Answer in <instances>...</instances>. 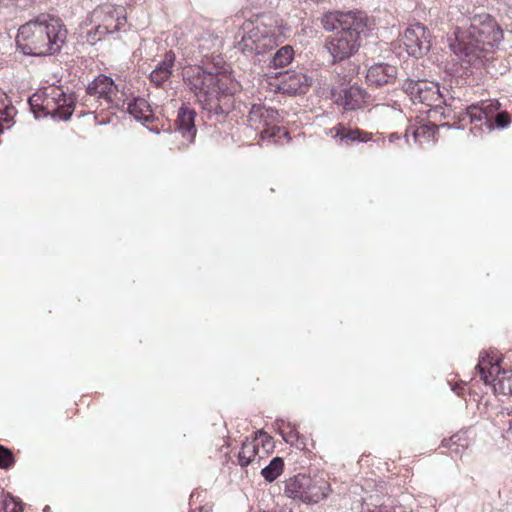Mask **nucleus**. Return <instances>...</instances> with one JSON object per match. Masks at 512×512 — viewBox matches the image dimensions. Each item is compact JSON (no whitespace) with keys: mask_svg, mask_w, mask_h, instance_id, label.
<instances>
[{"mask_svg":"<svg viewBox=\"0 0 512 512\" xmlns=\"http://www.w3.org/2000/svg\"><path fill=\"white\" fill-rule=\"evenodd\" d=\"M182 77L203 110L210 115H226L230 112L237 83L226 71L217 67L193 65L183 69Z\"/></svg>","mask_w":512,"mask_h":512,"instance_id":"1","label":"nucleus"},{"mask_svg":"<svg viewBox=\"0 0 512 512\" xmlns=\"http://www.w3.org/2000/svg\"><path fill=\"white\" fill-rule=\"evenodd\" d=\"M454 38H449L451 51L463 62L474 64L484 54L493 51L503 41V30L487 13L469 18V26H457Z\"/></svg>","mask_w":512,"mask_h":512,"instance_id":"2","label":"nucleus"},{"mask_svg":"<svg viewBox=\"0 0 512 512\" xmlns=\"http://www.w3.org/2000/svg\"><path fill=\"white\" fill-rule=\"evenodd\" d=\"M321 24L326 31H336L325 44L333 62L343 61L356 53L369 31L368 17L360 11L328 12L321 18Z\"/></svg>","mask_w":512,"mask_h":512,"instance_id":"3","label":"nucleus"},{"mask_svg":"<svg viewBox=\"0 0 512 512\" xmlns=\"http://www.w3.org/2000/svg\"><path fill=\"white\" fill-rule=\"evenodd\" d=\"M68 31L58 17L40 14L21 25L16 35L17 50L25 56H48L59 53L66 43Z\"/></svg>","mask_w":512,"mask_h":512,"instance_id":"4","label":"nucleus"},{"mask_svg":"<svg viewBox=\"0 0 512 512\" xmlns=\"http://www.w3.org/2000/svg\"><path fill=\"white\" fill-rule=\"evenodd\" d=\"M402 90L413 103H421L429 107L428 116L434 120L454 117L453 103L455 97L451 91L425 79L407 78L402 83Z\"/></svg>","mask_w":512,"mask_h":512,"instance_id":"5","label":"nucleus"},{"mask_svg":"<svg viewBox=\"0 0 512 512\" xmlns=\"http://www.w3.org/2000/svg\"><path fill=\"white\" fill-rule=\"evenodd\" d=\"M279 27L261 20L245 21L236 34L237 48L243 53L260 55L274 48L281 41Z\"/></svg>","mask_w":512,"mask_h":512,"instance_id":"6","label":"nucleus"},{"mask_svg":"<svg viewBox=\"0 0 512 512\" xmlns=\"http://www.w3.org/2000/svg\"><path fill=\"white\" fill-rule=\"evenodd\" d=\"M480 377L486 385H492L496 393L512 394V368L502 369L498 359L487 353L480 354L477 364Z\"/></svg>","mask_w":512,"mask_h":512,"instance_id":"7","label":"nucleus"},{"mask_svg":"<svg viewBox=\"0 0 512 512\" xmlns=\"http://www.w3.org/2000/svg\"><path fill=\"white\" fill-rule=\"evenodd\" d=\"M45 95L46 109H49L51 104L55 106L47 111L51 118L63 121L71 118L77 102L75 93H68L62 87L52 86L46 90Z\"/></svg>","mask_w":512,"mask_h":512,"instance_id":"8","label":"nucleus"},{"mask_svg":"<svg viewBox=\"0 0 512 512\" xmlns=\"http://www.w3.org/2000/svg\"><path fill=\"white\" fill-rule=\"evenodd\" d=\"M86 22L89 24H100L112 28L113 33H117L124 29L127 18L126 11L123 6H114L111 4H103L97 6L87 16Z\"/></svg>","mask_w":512,"mask_h":512,"instance_id":"9","label":"nucleus"},{"mask_svg":"<svg viewBox=\"0 0 512 512\" xmlns=\"http://www.w3.org/2000/svg\"><path fill=\"white\" fill-rule=\"evenodd\" d=\"M430 33L421 23H415L406 28L403 34V44L410 56L422 57L431 48Z\"/></svg>","mask_w":512,"mask_h":512,"instance_id":"10","label":"nucleus"},{"mask_svg":"<svg viewBox=\"0 0 512 512\" xmlns=\"http://www.w3.org/2000/svg\"><path fill=\"white\" fill-rule=\"evenodd\" d=\"M275 76L278 79L277 91L288 95L306 93L312 82L302 71L287 70Z\"/></svg>","mask_w":512,"mask_h":512,"instance_id":"11","label":"nucleus"},{"mask_svg":"<svg viewBox=\"0 0 512 512\" xmlns=\"http://www.w3.org/2000/svg\"><path fill=\"white\" fill-rule=\"evenodd\" d=\"M367 92L359 86H350L340 90H332V98L335 104L346 111L361 109L366 103Z\"/></svg>","mask_w":512,"mask_h":512,"instance_id":"12","label":"nucleus"},{"mask_svg":"<svg viewBox=\"0 0 512 512\" xmlns=\"http://www.w3.org/2000/svg\"><path fill=\"white\" fill-rule=\"evenodd\" d=\"M258 434L259 436L254 439H246V441L243 442L238 454V463L240 466L246 467L256 461L260 444L263 447H266L267 445L272 447L271 437L262 431H259Z\"/></svg>","mask_w":512,"mask_h":512,"instance_id":"13","label":"nucleus"},{"mask_svg":"<svg viewBox=\"0 0 512 512\" xmlns=\"http://www.w3.org/2000/svg\"><path fill=\"white\" fill-rule=\"evenodd\" d=\"M397 74V67L387 63H378L368 69L366 81L369 86L379 88L393 83L397 78Z\"/></svg>","mask_w":512,"mask_h":512,"instance_id":"14","label":"nucleus"},{"mask_svg":"<svg viewBox=\"0 0 512 512\" xmlns=\"http://www.w3.org/2000/svg\"><path fill=\"white\" fill-rule=\"evenodd\" d=\"M279 113L272 107L263 104H253L248 112L247 121L250 127L259 129L260 126H270L279 122Z\"/></svg>","mask_w":512,"mask_h":512,"instance_id":"15","label":"nucleus"},{"mask_svg":"<svg viewBox=\"0 0 512 512\" xmlns=\"http://www.w3.org/2000/svg\"><path fill=\"white\" fill-rule=\"evenodd\" d=\"M176 55L172 50L167 51L163 59L151 71L149 79L156 87H162L173 75Z\"/></svg>","mask_w":512,"mask_h":512,"instance_id":"16","label":"nucleus"},{"mask_svg":"<svg viewBox=\"0 0 512 512\" xmlns=\"http://www.w3.org/2000/svg\"><path fill=\"white\" fill-rule=\"evenodd\" d=\"M310 484V476L305 474H298L284 483V494L294 501L306 503L307 490Z\"/></svg>","mask_w":512,"mask_h":512,"instance_id":"17","label":"nucleus"},{"mask_svg":"<svg viewBox=\"0 0 512 512\" xmlns=\"http://www.w3.org/2000/svg\"><path fill=\"white\" fill-rule=\"evenodd\" d=\"M86 92L90 96H97L107 102L111 95L119 92V88L111 77L100 74L88 84Z\"/></svg>","mask_w":512,"mask_h":512,"instance_id":"18","label":"nucleus"},{"mask_svg":"<svg viewBox=\"0 0 512 512\" xmlns=\"http://www.w3.org/2000/svg\"><path fill=\"white\" fill-rule=\"evenodd\" d=\"M195 116L196 112L194 109L183 105L179 108L177 118L175 120L176 130L189 142L193 141L197 132L195 127Z\"/></svg>","mask_w":512,"mask_h":512,"instance_id":"19","label":"nucleus"},{"mask_svg":"<svg viewBox=\"0 0 512 512\" xmlns=\"http://www.w3.org/2000/svg\"><path fill=\"white\" fill-rule=\"evenodd\" d=\"M329 134L334 138H339L340 142H360L366 143L372 139V134L361 129L346 128L343 124H338L329 130Z\"/></svg>","mask_w":512,"mask_h":512,"instance_id":"20","label":"nucleus"},{"mask_svg":"<svg viewBox=\"0 0 512 512\" xmlns=\"http://www.w3.org/2000/svg\"><path fill=\"white\" fill-rule=\"evenodd\" d=\"M306 490L307 499L305 504H312L325 499L331 492V487L325 479L310 476V484Z\"/></svg>","mask_w":512,"mask_h":512,"instance_id":"21","label":"nucleus"},{"mask_svg":"<svg viewBox=\"0 0 512 512\" xmlns=\"http://www.w3.org/2000/svg\"><path fill=\"white\" fill-rule=\"evenodd\" d=\"M126 110L138 121L149 122L153 118L150 104L141 97H135L129 101Z\"/></svg>","mask_w":512,"mask_h":512,"instance_id":"22","label":"nucleus"},{"mask_svg":"<svg viewBox=\"0 0 512 512\" xmlns=\"http://www.w3.org/2000/svg\"><path fill=\"white\" fill-rule=\"evenodd\" d=\"M294 58V50L292 46L285 45L278 49L272 56L269 66L271 68H283L291 63Z\"/></svg>","mask_w":512,"mask_h":512,"instance_id":"23","label":"nucleus"},{"mask_svg":"<svg viewBox=\"0 0 512 512\" xmlns=\"http://www.w3.org/2000/svg\"><path fill=\"white\" fill-rule=\"evenodd\" d=\"M284 468V461L281 457H274L270 463L262 468L261 475L268 482H273L281 475Z\"/></svg>","mask_w":512,"mask_h":512,"instance_id":"24","label":"nucleus"},{"mask_svg":"<svg viewBox=\"0 0 512 512\" xmlns=\"http://www.w3.org/2000/svg\"><path fill=\"white\" fill-rule=\"evenodd\" d=\"M95 27L87 32V40L95 44L98 41L104 39L107 35H113L114 33L111 31L112 28L108 26H102L100 24H94Z\"/></svg>","mask_w":512,"mask_h":512,"instance_id":"25","label":"nucleus"},{"mask_svg":"<svg viewBox=\"0 0 512 512\" xmlns=\"http://www.w3.org/2000/svg\"><path fill=\"white\" fill-rule=\"evenodd\" d=\"M5 512H23V503L19 498L7 493L2 501Z\"/></svg>","mask_w":512,"mask_h":512,"instance_id":"26","label":"nucleus"},{"mask_svg":"<svg viewBox=\"0 0 512 512\" xmlns=\"http://www.w3.org/2000/svg\"><path fill=\"white\" fill-rule=\"evenodd\" d=\"M466 115L469 117L470 122H486L485 108L481 104H472L466 108Z\"/></svg>","mask_w":512,"mask_h":512,"instance_id":"27","label":"nucleus"},{"mask_svg":"<svg viewBox=\"0 0 512 512\" xmlns=\"http://www.w3.org/2000/svg\"><path fill=\"white\" fill-rule=\"evenodd\" d=\"M128 97L124 91L115 92V94L111 95L110 99L107 101L109 108H115L117 110H124L127 107Z\"/></svg>","mask_w":512,"mask_h":512,"instance_id":"28","label":"nucleus"},{"mask_svg":"<svg viewBox=\"0 0 512 512\" xmlns=\"http://www.w3.org/2000/svg\"><path fill=\"white\" fill-rule=\"evenodd\" d=\"M373 512H407V509L396 500L389 498L385 503L376 507Z\"/></svg>","mask_w":512,"mask_h":512,"instance_id":"29","label":"nucleus"},{"mask_svg":"<svg viewBox=\"0 0 512 512\" xmlns=\"http://www.w3.org/2000/svg\"><path fill=\"white\" fill-rule=\"evenodd\" d=\"M481 105H482V107L485 108V112H486V125H487L489 130H492L493 129V123H492L491 119L494 116V114L496 113V111L499 109V103L497 101H495V102L491 101L489 103L482 102Z\"/></svg>","mask_w":512,"mask_h":512,"instance_id":"30","label":"nucleus"},{"mask_svg":"<svg viewBox=\"0 0 512 512\" xmlns=\"http://www.w3.org/2000/svg\"><path fill=\"white\" fill-rule=\"evenodd\" d=\"M13 463H14L13 453L9 449L0 445V468L8 469L9 467H11L13 465Z\"/></svg>","mask_w":512,"mask_h":512,"instance_id":"31","label":"nucleus"},{"mask_svg":"<svg viewBox=\"0 0 512 512\" xmlns=\"http://www.w3.org/2000/svg\"><path fill=\"white\" fill-rule=\"evenodd\" d=\"M265 127L266 128L260 132V137L263 140L266 138H274L279 136V134L282 132V128L277 126L276 123Z\"/></svg>","mask_w":512,"mask_h":512,"instance_id":"32","label":"nucleus"},{"mask_svg":"<svg viewBox=\"0 0 512 512\" xmlns=\"http://www.w3.org/2000/svg\"><path fill=\"white\" fill-rule=\"evenodd\" d=\"M495 123L500 128H505L510 123V117L507 112H500L495 117Z\"/></svg>","mask_w":512,"mask_h":512,"instance_id":"33","label":"nucleus"},{"mask_svg":"<svg viewBox=\"0 0 512 512\" xmlns=\"http://www.w3.org/2000/svg\"><path fill=\"white\" fill-rule=\"evenodd\" d=\"M400 139V135L398 133H392L389 135V141L394 142Z\"/></svg>","mask_w":512,"mask_h":512,"instance_id":"34","label":"nucleus"},{"mask_svg":"<svg viewBox=\"0 0 512 512\" xmlns=\"http://www.w3.org/2000/svg\"><path fill=\"white\" fill-rule=\"evenodd\" d=\"M418 135H419V130L417 132H415L414 137L417 138Z\"/></svg>","mask_w":512,"mask_h":512,"instance_id":"35","label":"nucleus"},{"mask_svg":"<svg viewBox=\"0 0 512 512\" xmlns=\"http://www.w3.org/2000/svg\"><path fill=\"white\" fill-rule=\"evenodd\" d=\"M3 132V126L0 124V133Z\"/></svg>","mask_w":512,"mask_h":512,"instance_id":"36","label":"nucleus"},{"mask_svg":"<svg viewBox=\"0 0 512 512\" xmlns=\"http://www.w3.org/2000/svg\"><path fill=\"white\" fill-rule=\"evenodd\" d=\"M313 2H320L321 0H312Z\"/></svg>","mask_w":512,"mask_h":512,"instance_id":"37","label":"nucleus"}]
</instances>
